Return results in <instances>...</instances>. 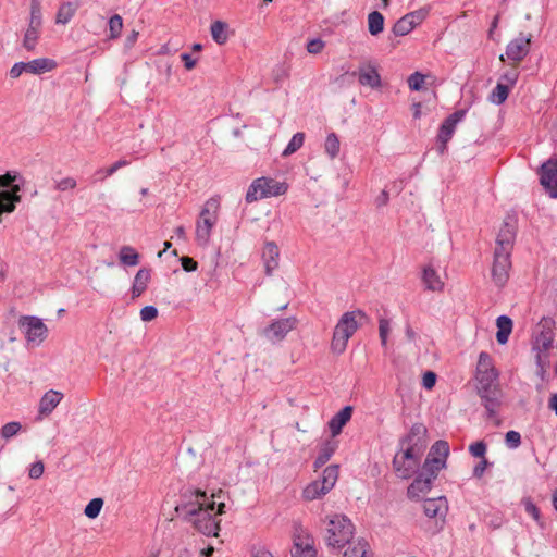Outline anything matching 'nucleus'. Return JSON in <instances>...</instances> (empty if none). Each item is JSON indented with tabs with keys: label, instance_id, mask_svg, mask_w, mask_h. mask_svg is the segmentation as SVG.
Here are the masks:
<instances>
[{
	"label": "nucleus",
	"instance_id": "f257e3e1",
	"mask_svg": "<svg viewBox=\"0 0 557 557\" xmlns=\"http://www.w3.org/2000/svg\"><path fill=\"white\" fill-rule=\"evenodd\" d=\"M425 435L426 428L423 424H414L401 441V447L393 459V469L398 478L408 480L418 472L426 448Z\"/></svg>",
	"mask_w": 557,
	"mask_h": 557
},
{
	"label": "nucleus",
	"instance_id": "f03ea898",
	"mask_svg": "<svg viewBox=\"0 0 557 557\" xmlns=\"http://www.w3.org/2000/svg\"><path fill=\"white\" fill-rule=\"evenodd\" d=\"M213 509L214 502L207 503L206 493L196 491L195 502L177 504L171 512H164V516L172 521L182 512L184 518L189 521L198 532L206 536H218L220 522L216 521L215 517L212 515ZM163 511H165L164 507Z\"/></svg>",
	"mask_w": 557,
	"mask_h": 557
},
{
	"label": "nucleus",
	"instance_id": "7ed1b4c3",
	"mask_svg": "<svg viewBox=\"0 0 557 557\" xmlns=\"http://www.w3.org/2000/svg\"><path fill=\"white\" fill-rule=\"evenodd\" d=\"M475 380L478 392L490 414H494L500 404L502 389L498 383V372L491 356L486 352L479 355Z\"/></svg>",
	"mask_w": 557,
	"mask_h": 557
},
{
	"label": "nucleus",
	"instance_id": "20e7f679",
	"mask_svg": "<svg viewBox=\"0 0 557 557\" xmlns=\"http://www.w3.org/2000/svg\"><path fill=\"white\" fill-rule=\"evenodd\" d=\"M553 320L544 319L537 325V331L533 336L532 351L535 355V362L541 374H544L550 367V351L553 349L554 334Z\"/></svg>",
	"mask_w": 557,
	"mask_h": 557
},
{
	"label": "nucleus",
	"instance_id": "39448f33",
	"mask_svg": "<svg viewBox=\"0 0 557 557\" xmlns=\"http://www.w3.org/2000/svg\"><path fill=\"white\" fill-rule=\"evenodd\" d=\"M362 318L364 313L360 310L348 311L341 317L331 342L333 352L341 355L346 350L348 341L359 329V320Z\"/></svg>",
	"mask_w": 557,
	"mask_h": 557
},
{
	"label": "nucleus",
	"instance_id": "423d86ee",
	"mask_svg": "<svg viewBox=\"0 0 557 557\" xmlns=\"http://www.w3.org/2000/svg\"><path fill=\"white\" fill-rule=\"evenodd\" d=\"M220 203L216 199L207 200L197 218L195 238L199 246L206 247L211 238V233L219 220Z\"/></svg>",
	"mask_w": 557,
	"mask_h": 557
},
{
	"label": "nucleus",
	"instance_id": "0eeeda50",
	"mask_svg": "<svg viewBox=\"0 0 557 557\" xmlns=\"http://www.w3.org/2000/svg\"><path fill=\"white\" fill-rule=\"evenodd\" d=\"M354 524L343 515H333L327 518L325 540L333 548H343L352 542Z\"/></svg>",
	"mask_w": 557,
	"mask_h": 557
},
{
	"label": "nucleus",
	"instance_id": "6e6552de",
	"mask_svg": "<svg viewBox=\"0 0 557 557\" xmlns=\"http://www.w3.org/2000/svg\"><path fill=\"white\" fill-rule=\"evenodd\" d=\"M288 190V184L278 182L271 177H259L255 180L246 193V201L255 202L262 198H271L285 195Z\"/></svg>",
	"mask_w": 557,
	"mask_h": 557
},
{
	"label": "nucleus",
	"instance_id": "1a4fd4ad",
	"mask_svg": "<svg viewBox=\"0 0 557 557\" xmlns=\"http://www.w3.org/2000/svg\"><path fill=\"white\" fill-rule=\"evenodd\" d=\"M338 466L332 465L326 467L322 472V478L309 483L302 490V498L311 502L326 495L336 484L338 480Z\"/></svg>",
	"mask_w": 557,
	"mask_h": 557
},
{
	"label": "nucleus",
	"instance_id": "9d476101",
	"mask_svg": "<svg viewBox=\"0 0 557 557\" xmlns=\"http://www.w3.org/2000/svg\"><path fill=\"white\" fill-rule=\"evenodd\" d=\"M18 327L32 347L39 346L48 335V327L41 319L33 315H24L18 319Z\"/></svg>",
	"mask_w": 557,
	"mask_h": 557
},
{
	"label": "nucleus",
	"instance_id": "9b49d317",
	"mask_svg": "<svg viewBox=\"0 0 557 557\" xmlns=\"http://www.w3.org/2000/svg\"><path fill=\"white\" fill-rule=\"evenodd\" d=\"M15 176L7 173L0 175V223L2 222L3 213H11L15 209L16 202L20 201V187L13 185Z\"/></svg>",
	"mask_w": 557,
	"mask_h": 557
},
{
	"label": "nucleus",
	"instance_id": "f8f14e48",
	"mask_svg": "<svg viewBox=\"0 0 557 557\" xmlns=\"http://www.w3.org/2000/svg\"><path fill=\"white\" fill-rule=\"evenodd\" d=\"M532 36L520 35L510 40L506 47V57L512 66H518L521 61L529 54L531 49Z\"/></svg>",
	"mask_w": 557,
	"mask_h": 557
},
{
	"label": "nucleus",
	"instance_id": "ddd939ff",
	"mask_svg": "<svg viewBox=\"0 0 557 557\" xmlns=\"http://www.w3.org/2000/svg\"><path fill=\"white\" fill-rule=\"evenodd\" d=\"M429 14V10L420 9L400 17L394 24L392 30L395 36H405L420 25Z\"/></svg>",
	"mask_w": 557,
	"mask_h": 557
},
{
	"label": "nucleus",
	"instance_id": "4468645a",
	"mask_svg": "<svg viewBox=\"0 0 557 557\" xmlns=\"http://www.w3.org/2000/svg\"><path fill=\"white\" fill-rule=\"evenodd\" d=\"M297 320L295 318L280 319L271 323L263 330V335L270 342H281L286 335L295 329Z\"/></svg>",
	"mask_w": 557,
	"mask_h": 557
},
{
	"label": "nucleus",
	"instance_id": "2eb2a0df",
	"mask_svg": "<svg viewBox=\"0 0 557 557\" xmlns=\"http://www.w3.org/2000/svg\"><path fill=\"white\" fill-rule=\"evenodd\" d=\"M511 268L510 253L495 252L492 267V277L497 286H504L509 277Z\"/></svg>",
	"mask_w": 557,
	"mask_h": 557
},
{
	"label": "nucleus",
	"instance_id": "dca6fc26",
	"mask_svg": "<svg viewBox=\"0 0 557 557\" xmlns=\"http://www.w3.org/2000/svg\"><path fill=\"white\" fill-rule=\"evenodd\" d=\"M516 237V225L513 222L505 221L496 236L495 252L510 253Z\"/></svg>",
	"mask_w": 557,
	"mask_h": 557
},
{
	"label": "nucleus",
	"instance_id": "f3484780",
	"mask_svg": "<svg viewBox=\"0 0 557 557\" xmlns=\"http://www.w3.org/2000/svg\"><path fill=\"white\" fill-rule=\"evenodd\" d=\"M313 539L304 530H297L294 534L293 557H315Z\"/></svg>",
	"mask_w": 557,
	"mask_h": 557
},
{
	"label": "nucleus",
	"instance_id": "a211bd4d",
	"mask_svg": "<svg viewBox=\"0 0 557 557\" xmlns=\"http://www.w3.org/2000/svg\"><path fill=\"white\" fill-rule=\"evenodd\" d=\"M541 184L550 197L557 198V159L542 165Z\"/></svg>",
	"mask_w": 557,
	"mask_h": 557
},
{
	"label": "nucleus",
	"instance_id": "6ab92c4d",
	"mask_svg": "<svg viewBox=\"0 0 557 557\" xmlns=\"http://www.w3.org/2000/svg\"><path fill=\"white\" fill-rule=\"evenodd\" d=\"M423 511L428 518L436 519L444 523L448 512V502L444 496L428 498L423 503Z\"/></svg>",
	"mask_w": 557,
	"mask_h": 557
},
{
	"label": "nucleus",
	"instance_id": "aec40b11",
	"mask_svg": "<svg viewBox=\"0 0 557 557\" xmlns=\"http://www.w3.org/2000/svg\"><path fill=\"white\" fill-rule=\"evenodd\" d=\"M463 115H465L463 111H457V112L453 113L451 115H449L443 122V124L440 128L438 135H437V139L441 144V146H440L441 152L445 151L447 143L451 138L457 124L462 120Z\"/></svg>",
	"mask_w": 557,
	"mask_h": 557
},
{
	"label": "nucleus",
	"instance_id": "412c9836",
	"mask_svg": "<svg viewBox=\"0 0 557 557\" xmlns=\"http://www.w3.org/2000/svg\"><path fill=\"white\" fill-rule=\"evenodd\" d=\"M435 479L425 475L423 472L412 481L407 488V496L412 500H420L423 498L432 488V484Z\"/></svg>",
	"mask_w": 557,
	"mask_h": 557
},
{
	"label": "nucleus",
	"instance_id": "4be33fe9",
	"mask_svg": "<svg viewBox=\"0 0 557 557\" xmlns=\"http://www.w3.org/2000/svg\"><path fill=\"white\" fill-rule=\"evenodd\" d=\"M280 250L274 242H267L262 249V260L267 275H272L278 267Z\"/></svg>",
	"mask_w": 557,
	"mask_h": 557
},
{
	"label": "nucleus",
	"instance_id": "5701e85b",
	"mask_svg": "<svg viewBox=\"0 0 557 557\" xmlns=\"http://www.w3.org/2000/svg\"><path fill=\"white\" fill-rule=\"evenodd\" d=\"M63 394L59 391L50 389L46 392L39 401L38 412L40 417H48L61 403Z\"/></svg>",
	"mask_w": 557,
	"mask_h": 557
},
{
	"label": "nucleus",
	"instance_id": "b1692460",
	"mask_svg": "<svg viewBox=\"0 0 557 557\" xmlns=\"http://www.w3.org/2000/svg\"><path fill=\"white\" fill-rule=\"evenodd\" d=\"M352 416V407L345 406L330 421L329 429L333 437L341 434L343 428L349 422Z\"/></svg>",
	"mask_w": 557,
	"mask_h": 557
},
{
	"label": "nucleus",
	"instance_id": "393cba45",
	"mask_svg": "<svg viewBox=\"0 0 557 557\" xmlns=\"http://www.w3.org/2000/svg\"><path fill=\"white\" fill-rule=\"evenodd\" d=\"M422 281L426 289L432 292H442L444 289V281L433 265L428 264L423 269Z\"/></svg>",
	"mask_w": 557,
	"mask_h": 557
},
{
	"label": "nucleus",
	"instance_id": "a878e982",
	"mask_svg": "<svg viewBox=\"0 0 557 557\" xmlns=\"http://www.w3.org/2000/svg\"><path fill=\"white\" fill-rule=\"evenodd\" d=\"M359 83L363 86L371 88H379L381 86V76L375 66L367 64L359 67L358 71Z\"/></svg>",
	"mask_w": 557,
	"mask_h": 557
},
{
	"label": "nucleus",
	"instance_id": "bb28decb",
	"mask_svg": "<svg viewBox=\"0 0 557 557\" xmlns=\"http://www.w3.org/2000/svg\"><path fill=\"white\" fill-rule=\"evenodd\" d=\"M27 63V73L34 74V75H40L48 72L53 71L57 69L58 63L55 60L50 58H38L34 59L32 61L26 62Z\"/></svg>",
	"mask_w": 557,
	"mask_h": 557
},
{
	"label": "nucleus",
	"instance_id": "cd10ccee",
	"mask_svg": "<svg viewBox=\"0 0 557 557\" xmlns=\"http://www.w3.org/2000/svg\"><path fill=\"white\" fill-rule=\"evenodd\" d=\"M79 7V0H69L62 2L58 9L55 15V23L61 25H66L72 17L75 15L77 9Z\"/></svg>",
	"mask_w": 557,
	"mask_h": 557
},
{
	"label": "nucleus",
	"instance_id": "c85d7f7f",
	"mask_svg": "<svg viewBox=\"0 0 557 557\" xmlns=\"http://www.w3.org/2000/svg\"><path fill=\"white\" fill-rule=\"evenodd\" d=\"M150 280L151 270L148 268L139 269L134 277L132 297L138 298L147 289Z\"/></svg>",
	"mask_w": 557,
	"mask_h": 557
},
{
	"label": "nucleus",
	"instance_id": "c756f323",
	"mask_svg": "<svg viewBox=\"0 0 557 557\" xmlns=\"http://www.w3.org/2000/svg\"><path fill=\"white\" fill-rule=\"evenodd\" d=\"M496 341L499 345H505L508 342L509 335L512 332L513 323L508 315H500L496 319Z\"/></svg>",
	"mask_w": 557,
	"mask_h": 557
},
{
	"label": "nucleus",
	"instance_id": "7c9ffc66",
	"mask_svg": "<svg viewBox=\"0 0 557 557\" xmlns=\"http://www.w3.org/2000/svg\"><path fill=\"white\" fill-rule=\"evenodd\" d=\"M343 557H372V554L369 550L368 542L363 539H357L348 544Z\"/></svg>",
	"mask_w": 557,
	"mask_h": 557
},
{
	"label": "nucleus",
	"instance_id": "2f4dec72",
	"mask_svg": "<svg viewBox=\"0 0 557 557\" xmlns=\"http://www.w3.org/2000/svg\"><path fill=\"white\" fill-rule=\"evenodd\" d=\"M210 33L218 45H224L230 38L228 25L223 21H214L210 26Z\"/></svg>",
	"mask_w": 557,
	"mask_h": 557
},
{
	"label": "nucleus",
	"instance_id": "473e14b6",
	"mask_svg": "<svg viewBox=\"0 0 557 557\" xmlns=\"http://www.w3.org/2000/svg\"><path fill=\"white\" fill-rule=\"evenodd\" d=\"M447 461L426 457L422 466V471L425 475L436 479L440 471L445 469Z\"/></svg>",
	"mask_w": 557,
	"mask_h": 557
},
{
	"label": "nucleus",
	"instance_id": "72a5a7b5",
	"mask_svg": "<svg viewBox=\"0 0 557 557\" xmlns=\"http://www.w3.org/2000/svg\"><path fill=\"white\" fill-rule=\"evenodd\" d=\"M139 253L132 246H122L119 251L120 263L126 267H135L139 263Z\"/></svg>",
	"mask_w": 557,
	"mask_h": 557
},
{
	"label": "nucleus",
	"instance_id": "f704fd0d",
	"mask_svg": "<svg viewBox=\"0 0 557 557\" xmlns=\"http://www.w3.org/2000/svg\"><path fill=\"white\" fill-rule=\"evenodd\" d=\"M384 16L379 11L368 14V30L370 35L377 36L384 30Z\"/></svg>",
	"mask_w": 557,
	"mask_h": 557
},
{
	"label": "nucleus",
	"instance_id": "c9c22d12",
	"mask_svg": "<svg viewBox=\"0 0 557 557\" xmlns=\"http://www.w3.org/2000/svg\"><path fill=\"white\" fill-rule=\"evenodd\" d=\"M41 26H35L33 24H28L27 29L25 30L23 37V47L27 51H33L36 48L39 35H40Z\"/></svg>",
	"mask_w": 557,
	"mask_h": 557
},
{
	"label": "nucleus",
	"instance_id": "e433bc0d",
	"mask_svg": "<svg viewBox=\"0 0 557 557\" xmlns=\"http://www.w3.org/2000/svg\"><path fill=\"white\" fill-rule=\"evenodd\" d=\"M449 456V445L446 441H437L435 442L429 454L428 457L441 459L447 461V458Z\"/></svg>",
	"mask_w": 557,
	"mask_h": 557
},
{
	"label": "nucleus",
	"instance_id": "4c0bfd02",
	"mask_svg": "<svg viewBox=\"0 0 557 557\" xmlns=\"http://www.w3.org/2000/svg\"><path fill=\"white\" fill-rule=\"evenodd\" d=\"M510 87L502 82H498L494 90L491 92L488 99L492 103L502 104L506 101L509 95Z\"/></svg>",
	"mask_w": 557,
	"mask_h": 557
},
{
	"label": "nucleus",
	"instance_id": "58836bf2",
	"mask_svg": "<svg viewBox=\"0 0 557 557\" xmlns=\"http://www.w3.org/2000/svg\"><path fill=\"white\" fill-rule=\"evenodd\" d=\"M339 149H341V144H339V139H338L337 135L334 133L329 134L326 136L325 143H324L325 153L331 159H335L339 153Z\"/></svg>",
	"mask_w": 557,
	"mask_h": 557
},
{
	"label": "nucleus",
	"instance_id": "ea45409f",
	"mask_svg": "<svg viewBox=\"0 0 557 557\" xmlns=\"http://www.w3.org/2000/svg\"><path fill=\"white\" fill-rule=\"evenodd\" d=\"M335 451V444L326 443L320 449V453L314 461V468L318 469L324 466Z\"/></svg>",
	"mask_w": 557,
	"mask_h": 557
},
{
	"label": "nucleus",
	"instance_id": "a19ab883",
	"mask_svg": "<svg viewBox=\"0 0 557 557\" xmlns=\"http://www.w3.org/2000/svg\"><path fill=\"white\" fill-rule=\"evenodd\" d=\"M22 430V424L17 421L8 422L0 429V438L9 441L16 436Z\"/></svg>",
	"mask_w": 557,
	"mask_h": 557
},
{
	"label": "nucleus",
	"instance_id": "79ce46f5",
	"mask_svg": "<svg viewBox=\"0 0 557 557\" xmlns=\"http://www.w3.org/2000/svg\"><path fill=\"white\" fill-rule=\"evenodd\" d=\"M109 39L113 40L120 37L123 29V18L119 14H114L109 18Z\"/></svg>",
	"mask_w": 557,
	"mask_h": 557
},
{
	"label": "nucleus",
	"instance_id": "37998d69",
	"mask_svg": "<svg viewBox=\"0 0 557 557\" xmlns=\"http://www.w3.org/2000/svg\"><path fill=\"white\" fill-rule=\"evenodd\" d=\"M103 499L100 497L92 498L85 507L84 515L89 519H96L103 507Z\"/></svg>",
	"mask_w": 557,
	"mask_h": 557
},
{
	"label": "nucleus",
	"instance_id": "c03bdc74",
	"mask_svg": "<svg viewBox=\"0 0 557 557\" xmlns=\"http://www.w3.org/2000/svg\"><path fill=\"white\" fill-rule=\"evenodd\" d=\"M35 26H41L42 17H41V2L40 0H32L30 1V16L29 23Z\"/></svg>",
	"mask_w": 557,
	"mask_h": 557
},
{
	"label": "nucleus",
	"instance_id": "a18cd8bd",
	"mask_svg": "<svg viewBox=\"0 0 557 557\" xmlns=\"http://www.w3.org/2000/svg\"><path fill=\"white\" fill-rule=\"evenodd\" d=\"M305 141V134L304 133H296L292 139L289 140L287 147L283 151V156H289L296 152Z\"/></svg>",
	"mask_w": 557,
	"mask_h": 557
},
{
	"label": "nucleus",
	"instance_id": "49530a36",
	"mask_svg": "<svg viewBox=\"0 0 557 557\" xmlns=\"http://www.w3.org/2000/svg\"><path fill=\"white\" fill-rule=\"evenodd\" d=\"M425 83V75L420 72H414L408 77V86L411 90H421Z\"/></svg>",
	"mask_w": 557,
	"mask_h": 557
},
{
	"label": "nucleus",
	"instance_id": "de8ad7c7",
	"mask_svg": "<svg viewBox=\"0 0 557 557\" xmlns=\"http://www.w3.org/2000/svg\"><path fill=\"white\" fill-rule=\"evenodd\" d=\"M389 332H391L389 321L386 319H381L379 321V335H380L381 344L383 347H385L387 345V338H388Z\"/></svg>",
	"mask_w": 557,
	"mask_h": 557
},
{
	"label": "nucleus",
	"instance_id": "09e8293b",
	"mask_svg": "<svg viewBox=\"0 0 557 557\" xmlns=\"http://www.w3.org/2000/svg\"><path fill=\"white\" fill-rule=\"evenodd\" d=\"M487 447L483 441L475 442L469 446V451L473 457L484 459Z\"/></svg>",
	"mask_w": 557,
	"mask_h": 557
},
{
	"label": "nucleus",
	"instance_id": "8fccbe9b",
	"mask_svg": "<svg viewBox=\"0 0 557 557\" xmlns=\"http://www.w3.org/2000/svg\"><path fill=\"white\" fill-rule=\"evenodd\" d=\"M518 77H519V72L513 66L512 70L505 72L500 76L499 82L504 83L505 85H508L511 88L516 85Z\"/></svg>",
	"mask_w": 557,
	"mask_h": 557
},
{
	"label": "nucleus",
	"instance_id": "3c124183",
	"mask_svg": "<svg viewBox=\"0 0 557 557\" xmlns=\"http://www.w3.org/2000/svg\"><path fill=\"white\" fill-rule=\"evenodd\" d=\"M251 557H274L273 553L263 544H255L250 549Z\"/></svg>",
	"mask_w": 557,
	"mask_h": 557
},
{
	"label": "nucleus",
	"instance_id": "603ef678",
	"mask_svg": "<svg viewBox=\"0 0 557 557\" xmlns=\"http://www.w3.org/2000/svg\"><path fill=\"white\" fill-rule=\"evenodd\" d=\"M325 42L320 38H314L308 41L307 51L310 54H319L323 51Z\"/></svg>",
	"mask_w": 557,
	"mask_h": 557
},
{
	"label": "nucleus",
	"instance_id": "864d4df0",
	"mask_svg": "<svg viewBox=\"0 0 557 557\" xmlns=\"http://www.w3.org/2000/svg\"><path fill=\"white\" fill-rule=\"evenodd\" d=\"M158 317V309L154 306H146L140 310V319L150 322Z\"/></svg>",
	"mask_w": 557,
	"mask_h": 557
},
{
	"label": "nucleus",
	"instance_id": "5fc2aeb1",
	"mask_svg": "<svg viewBox=\"0 0 557 557\" xmlns=\"http://www.w3.org/2000/svg\"><path fill=\"white\" fill-rule=\"evenodd\" d=\"M127 164H128L127 161L120 160V161L113 163L112 165H110L109 168L99 170L98 173L101 174L103 177H108V176H111L112 174H114L119 169L126 166Z\"/></svg>",
	"mask_w": 557,
	"mask_h": 557
},
{
	"label": "nucleus",
	"instance_id": "6e6d98bb",
	"mask_svg": "<svg viewBox=\"0 0 557 557\" xmlns=\"http://www.w3.org/2000/svg\"><path fill=\"white\" fill-rule=\"evenodd\" d=\"M44 471H45L44 462L36 461L35 463H33L30 466L29 471H28V476L30 479L37 480V479L41 478V475L44 474Z\"/></svg>",
	"mask_w": 557,
	"mask_h": 557
},
{
	"label": "nucleus",
	"instance_id": "4d7b16f0",
	"mask_svg": "<svg viewBox=\"0 0 557 557\" xmlns=\"http://www.w3.org/2000/svg\"><path fill=\"white\" fill-rule=\"evenodd\" d=\"M521 443V436L519 432L509 431L506 433V444L511 448H517Z\"/></svg>",
	"mask_w": 557,
	"mask_h": 557
},
{
	"label": "nucleus",
	"instance_id": "13d9d810",
	"mask_svg": "<svg viewBox=\"0 0 557 557\" xmlns=\"http://www.w3.org/2000/svg\"><path fill=\"white\" fill-rule=\"evenodd\" d=\"M524 509L535 521H540L539 508L529 498L523 500Z\"/></svg>",
	"mask_w": 557,
	"mask_h": 557
},
{
	"label": "nucleus",
	"instance_id": "bf43d9fd",
	"mask_svg": "<svg viewBox=\"0 0 557 557\" xmlns=\"http://www.w3.org/2000/svg\"><path fill=\"white\" fill-rule=\"evenodd\" d=\"M27 73V63L26 62H17L10 70V76L12 78L20 77L23 73Z\"/></svg>",
	"mask_w": 557,
	"mask_h": 557
},
{
	"label": "nucleus",
	"instance_id": "052dcab7",
	"mask_svg": "<svg viewBox=\"0 0 557 557\" xmlns=\"http://www.w3.org/2000/svg\"><path fill=\"white\" fill-rule=\"evenodd\" d=\"M181 264L184 271L186 272H193L196 271L198 268L197 261H195L190 257H182L181 258Z\"/></svg>",
	"mask_w": 557,
	"mask_h": 557
},
{
	"label": "nucleus",
	"instance_id": "680f3d73",
	"mask_svg": "<svg viewBox=\"0 0 557 557\" xmlns=\"http://www.w3.org/2000/svg\"><path fill=\"white\" fill-rule=\"evenodd\" d=\"M77 183L76 180L73 177H65L58 182L57 188L59 190H67V189H74L76 187Z\"/></svg>",
	"mask_w": 557,
	"mask_h": 557
},
{
	"label": "nucleus",
	"instance_id": "e2e57ef3",
	"mask_svg": "<svg viewBox=\"0 0 557 557\" xmlns=\"http://www.w3.org/2000/svg\"><path fill=\"white\" fill-rule=\"evenodd\" d=\"M436 383V374L434 372H431V371H428L423 374V377H422V385L426 388V389H431L434 387Z\"/></svg>",
	"mask_w": 557,
	"mask_h": 557
},
{
	"label": "nucleus",
	"instance_id": "0e129e2a",
	"mask_svg": "<svg viewBox=\"0 0 557 557\" xmlns=\"http://www.w3.org/2000/svg\"><path fill=\"white\" fill-rule=\"evenodd\" d=\"M488 466V461L484 458L482 459L473 469V475L478 479L482 478L486 468Z\"/></svg>",
	"mask_w": 557,
	"mask_h": 557
},
{
	"label": "nucleus",
	"instance_id": "69168bd1",
	"mask_svg": "<svg viewBox=\"0 0 557 557\" xmlns=\"http://www.w3.org/2000/svg\"><path fill=\"white\" fill-rule=\"evenodd\" d=\"M181 59L184 62V66L186 70L190 71L196 66L197 61L190 57L188 53L181 54Z\"/></svg>",
	"mask_w": 557,
	"mask_h": 557
},
{
	"label": "nucleus",
	"instance_id": "338daca9",
	"mask_svg": "<svg viewBox=\"0 0 557 557\" xmlns=\"http://www.w3.org/2000/svg\"><path fill=\"white\" fill-rule=\"evenodd\" d=\"M138 36H139V33L135 29H133L127 36H126V39H125V47L126 48H132L137 39H138Z\"/></svg>",
	"mask_w": 557,
	"mask_h": 557
},
{
	"label": "nucleus",
	"instance_id": "774afa93",
	"mask_svg": "<svg viewBox=\"0 0 557 557\" xmlns=\"http://www.w3.org/2000/svg\"><path fill=\"white\" fill-rule=\"evenodd\" d=\"M405 334L409 342H414L417 338V333L414 332V330L412 329V326L410 324L406 325Z\"/></svg>",
	"mask_w": 557,
	"mask_h": 557
}]
</instances>
